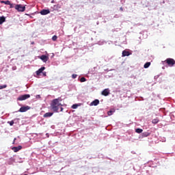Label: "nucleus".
Segmentation results:
<instances>
[{"mask_svg": "<svg viewBox=\"0 0 175 175\" xmlns=\"http://www.w3.org/2000/svg\"><path fill=\"white\" fill-rule=\"evenodd\" d=\"M59 106H62L61 103H59V98H55L52 100L51 103V108L55 113H58Z\"/></svg>", "mask_w": 175, "mask_h": 175, "instance_id": "f257e3e1", "label": "nucleus"}, {"mask_svg": "<svg viewBox=\"0 0 175 175\" xmlns=\"http://www.w3.org/2000/svg\"><path fill=\"white\" fill-rule=\"evenodd\" d=\"M164 62H166V64L168 65V66H174V65H175L174 59L167 58V59L165 60Z\"/></svg>", "mask_w": 175, "mask_h": 175, "instance_id": "f03ea898", "label": "nucleus"}, {"mask_svg": "<svg viewBox=\"0 0 175 175\" xmlns=\"http://www.w3.org/2000/svg\"><path fill=\"white\" fill-rule=\"evenodd\" d=\"M15 9L18 12H25V5L23 6L21 4H17L15 5Z\"/></svg>", "mask_w": 175, "mask_h": 175, "instance_id": "7ed1b4c3", "label": "nucleus"}, {"mask_svg": "<svg viewBox=\"0 0 175 175\" xmlns=\"http://www.w3.org/2000/svg\"><path fill=\"white\" fill-rule=\"evenodd\" d=\"M29 98H31V95L29 94H23L20 96L18 98V100H25L26 99H28Z\"/></svg>", "mask_w": 175, "mask_h": 175, "instance_id": "20e7f679", "label": "nucleus"}, {"mask_svg": "<svg viewBox=\"0 0 175 175\" xmlns=\"http://www.w3.org/2000/svg\"><path fill=\"white\" fill-rule=\"evenodd\" d=\"M29 109H31V107H29V106L22 107L20 108L18 111H20V113H25V111H28V110H29Z\"/></svg>", "mask_w": 175, "mask_h": 175, "instance_id": "39448f33", "label": "nucleus"}, {"mask_svg": "<svg viewBox=\"0 0 175 175\" xmlns=\"http://www.w3.org/2000/svg\"><path fill=\"white\" fill-rule=\"evenodd\" d=\"M40 59H42L43 62H47L49 61V56L42 55L40 57Z\"/></svg>", "mask_w": 175, "mask_h": 175, "instance_id": "423d86ee", "label": "nucleus"}, {"mask_svg": "<svg viewBox=\"0 0 175 175\" xmlns=\"http://www.w3.org/2000/svg\"><path fill=\"white\" fill-rule=\"evenodd\" d=\"M40 13L42 16H46V14H50V10H42Z\"/></svg>", "mask_w": 175, "mask_h": 175, "instance_id": "0eeeda50", "label": "nucleus"}, {"mask_svg": "<svg viewBox=\"0 0 175 175\" xmlns=\"http://www.w3.org/2000/svg\"><path fill=\"white\" fill-rule=\"evenodd\" d=\"M101 94L104 96H108V95L110 94V92L109 91V89H105Z\"/></svg>", "mask_w": 175, "mask_h": 175, "instance_id": "6e6552de", "label": "nucleus"}, {"mask_svg": "<svg viewBox=\"0 0 175 175\" xmlns=\"http://www.w3.org/2000/svg\"><path fill=\"white\" fill-rule=\"evenodd\" d=\"M21 148H23V146H18V147H13L12 150H14V152H18Z\"/></svg>", "mask_w": 175, "mask_h": 175, "instance_id": "1a4fd4ad", "label": "nucleus"}, {"mask_svg": "<svg viewBox=\"0 0 175 175\" xmlns=\"http://www.w3.org/2000/svg\"><path fill=\"white\" fill-rule=\"evenodd\" d=\"M54 114L53 112H47L44 114L43 117L44 118H48L49 117H51Z\"/></svg>", "mask_w": 175, "mask_h": 175, "instance_id": "9d476101", "label": "nucleus"}, {"mask_svg": "<svg viewBox=\"0 0 175 175\" xmlns=\"http://www.w3.org/2000/svg\"><path fill=\"white\" fill-rule=\"evenodd\" d=\"M131 55V53L128 51H122V57H129Z\"/></svg>", "mask_w": 175, "mask_h": 175, "instance_id": "9b49d317", "label": "nucleus"}, {"mask_svg": "<svg viewBox=\"0 0 175 175\" xmlns=\"http://www.w3.org/2000/svg\"><path fill=\"white\" fill-rule=\"evenodd\" d=\"M44 69H46L45 67H42L40 69H38V70L36 71L37 76H39V75H40V73H42L43 70H44Z\"/></svg>", "mask_w": 175, "mask_h": 175, "instance_id": "f8f14e48", "label": "nucleus"}, {"mask_svg": "<svg viewBox=\"0 0 175 175\" xmlns=\"http://www.w3.org/2000/svg\"><path fill=\"white\" fill-rule=\"evenodd\" d=\"M99 103V100L96 99L93 102L91 103L92 106H98V104Z\"/></svg>", "mask_w": 175, "mask_h": 175, "instance_id": "ddd939ff", "label": "nucleus"}, {"mask_svg": "<svg viewBox=\"0 0 175 175\" xmlns=\"http://www.w3.org/2000/svg\"><path fill=\"white\" fill-rule=\"evenodd\" d=\"M5 21H6V18H5V16L0 17V25L1 24H3Z\"/></svg>", "mask_w": 175, "mask_h": 175, "instance_id": "4468645a", "label": "nucleus"}, {"mask_svg": "<svg viewBox=\"0 0 175 175\" xmlns=\"http://www.w3.org/2000/svg\"><path fill=\"white\" fill-rule=\"evenodd\" d=\"M148 136H150V133L144 132L142 133V137H148Z\"/></svg>", "mask_w": 175, "mask_h": 175, "instance_id": "2eb2a0df", "label": "nucleus"}, {"mask_svg": "<svg viewBox=\"0 0 175 175\" xmlns=\"http://www.w3.org/2000/svg\"><path fill=\"white\" fill-rule=\"evenodd\" d=\"M150 65H151V62H146L144 66V68L145 69H147V68H148L150 66Z\"/></svg>", "mask_w": 175, "mask_h": 175, "instance_id": "dca6fc26", "label": "nucleus"}, {"mask_svg": "<svg viewBox=\"0 0 175 175\" xmlns=\"http://www.w3.org/2000/svg\"><path fill=\"white\" fill-rule=\"evenodd\" d=\"M1 3H5V5H10V1L8 0V1H1Z\"/></svg>", "mask_w": 175, "mask_h": 175, "instance_id": "f3484780", "label": "nucleus"}, {"mask_svg": "<svg viewBox=\"0 0 175 175\" xmlns=\"http://www.w3.org/2000/svg\"><path fill=\"white\" fill-rule=\"evenodd\" d=\"M152 124H158V122H159V120L158 118L156 119H153L152 120Z\"/></svg>", "mask_w": 175, "mask_h": 175, "instance_id": "a211bd4d", "label": "nucleus"}, {"mask_svg": "<svg viewBox=\"0 0 175 175\" xmlns=\"http://www.w3.org/2000/svg\"><path fill=\"white\" fill-rule=\"evenodd\" d=\"M135 132H136L137 133H142L143 132V129H137L135 130Z\"/></svg>", "mask_w": 175, "mask_h": 175, "instance_id": "6ab92c4d", "label": "nucleus"}, {"mask_svg": "<svg viewBox=\"0 0 175 175\" xmlns=\"http://www.w3.org/2000/svg\"><path fill=\"white\" fill-rule=\"evenodd\" d=\"M80 81L81 83H84V81H87V79H85V77H81L80 79Z\"/></svg>", "mask_w": 175, "mask_h": 175, "instance_id": "aec40b11", "label": "nucleus"}, {"mask_svg": "<svg viewBox=\"0 0 175 175\" xmlns=\"http://www.w3.org/2000/svg\"><path fill=\"white\" fill-rule=\"evenodd\" d=\"M8 124H9L10 126H13V125L14 124V121L12 120V121L8 122Z\"/></svg>", "mask_w": 175, "mask_h": 175, "instance_id": "412c9836", "label": "nucleus"}, {"mask_svg": "<svg viewBox=\"0 0 175 175\" xmlns=\"http://www.w3.org/2000/svg\"><path fill=\"white\" fill-rule=\"evenodd\" d=\"M57 39H58V37L57 36H53L52 37V40H53V42H55V40H57Z\"/></svg>", "mask_w": 175, "mask_h": 175, "instance_id": "4be33fe9", "label": "nucleus"}, {"mask_svg": "<svg viewBox=\"0 0 175 175\" xmlns=\"http://www.w3.org/2000/svg\"><path fill=\"white\" fill-rule=\"evenodd\" d=\"M8 85H0V90H3V88H6Z\"/></svg>", "mask_w": 175, "mask_h": 175, "instance_id": "5701e85b", "label": "nucleus"}, {"mask_svg": "<svg viewBox=\"0 0 175 175\" xmlns=\"http://www.w3.org/2000/svg\"><path fill=\"white\" fill-rule=\"evenodd\" d=\"M113 113H114V111L110 110L109 111H108L107 114H108V116H112Z\"/></svg>", "mask_w": 175, "mask_h": 175, "instance_id": "b1692460", "label": "nucleus"}, {"mask_svg": "<svg viewBox=\"0 0 175 175\" xmlns=\"http://www.w3.org/2000/svg\"><path fill=\"white\" fill-rule=\"evenodd\" d=\"M77 104H74L72 106V109H77Z\"/></svg>", "mask_w": 175, "mask_h": 175, "instance_id": "393cba45", "label": "nucleus"}, {"mask_svg": "<svg viewBox=\"0 0 175 175\" xmlns=\"http://www.w3.org/2000/svg\"><path fill=\"white\" fill-rule=\"evenodd\" d=\"M72 79H76V77H77V75L73 74V75H72Z\"/></svg>", "mask_w": 175, "mask_h": 175, "instance_id": "a878e982", "label": "nucleus"}, {"mask_svg": "<svg viewBox=\"0 0 175 175\" xmlns=\"http://www.w3.org/2000/svg\"><path fill=\"white\" fill-rule=\"evenodd\" d=\"M60 111H64V108L62 107H60Z\"/></svg>", "mask_w": 175, "mask_h": 175, "instance_id": "bb28decb", "label": "nucleus"}, {"mask_svg": "<svg viewBox=\"0 0 175 175\" xmlns=\"http://www.w3.org/2000/svg\"><path fill=\"white\" fill-rule=\"evenodd\" d=\"M9 5L10 6V8H13V4L12 3H10V4H9Z\"/></svg>", "mask_w": 175, "mask_h": 175, "instance_id": "cd10ccee", "label": "nucleus"}, {"mask_svg": "<svg viewBox=\"0 0 175 175\" xmlns=\"http://www.w3.org/2000/svg\"><path fill=\"white\" fill-rule=\"evenodd\" d=\"M16 139H16V138L14 139V142H13L14 144V142H16Z\"/></svg>", "mask_w": 175, "mask_h": 175, "instance_id": "c85d7f7f", "label": "nucleus"}, {"mask_svg": "<svg viewBox=\"0 0 175 175\" xmlns=\"http://www.w3.org/2000/svg\"><path fill=\"white\" fill-rule=\"evenodd\" d=\"M120 10L122 12V10H124V9L122 8H120Z\"/></svg>", "mask_w": 175, "mask_h": 175, "instance_id": "c756f323", "label": "nucleus"}, {"mask_svg": "<svg viewBox=\"0 0 175 175\" xmlns=\"http://www.w3.org/2000/svg\"><path fill=\"white\" fill-rule=\"evenodd\" d=\"M51 3H54V0H53V1H51Z\"/></svg>", "mask_w": 175, "mask_h": 175, "instance_id": "7c9ffc66", "label": "nucleus"}, {"mask_svg": "<svg viewBox=\"0 0 175 175\" xmlns=\"http://www.w3.org/2000/svg\"><path fill=\"white\" fill-rule=\"evenodd\" d=\"M44 75L46 76V74L44 73Z\"/></svg>", "mask_w": 175, "mask_h": 175, "instance_id": "2f4dec72", "label": "nucleus"}]
</instances>
